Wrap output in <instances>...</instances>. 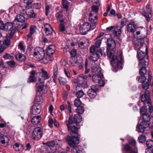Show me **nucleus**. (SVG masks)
Returning <instances> with one entry per match:
<instances>
[{
	"mask_svg": "<svg viewBox=\"0 0 153 153\" xmlns=\"http://www.w3.org/2000/svg\"><path fill=\"white\" fill-rule=\"evenodd\" d=\"M53 59V58L51 55H46L45 57H43L42 59L43 62L45 64H46L49 63L50 61L52 60Z\"/></svg>",
	"mask_w": 153,
	"mask_h": 153,
	"instance_id": "30",
	"label": "nucleus"
},
{
	"mask_svg": "<svg viewBox=\"0 0 153 153\" xmlns=\"http://www.w3.org/2000/svg\"><path fill=\"white\" fill-rule=\"evenodd\" d=\"M79 47L82 49L88 46H89V40L83 37L81 38L79 41Z\"/></svg>",
	"mask_w": 153,
	"mask_h": 153,
	"instance_id": "17",
	"label": "nucleus"
},
{
	"mask_svg": "<svg viewBox=\"0 0 153 153\" xmlns=\"http://www.w3.org/2000/svg\"><path fill=\"white\" fill-rule=\"evenodd\" d=\"M89 20L91 23H96L97 21L95 20L93 16V13H91L89 14Z\"/></svg>",
	"mask_w": 153,
	"mask_h": 153,
	"instance_id": "41",
	"label": "nucleus"
},
{
	"mask_svg": "<svg viewBox=\"0 0 153 153\" xmlns=\"http://www.w3.org/2000/svg\"><path fill=\"white\" fill-rule=\"evenodd\" d=\"M146 144L148 148H152L153 147V140H147Z\"/></svg>",
	"mask_w": 153,
	"mask_h": 153,
	"instance_id": "39",
	"label": "nucleus"
},
{
	"mask_svg": "<svg viewBox=\"0 0 153 153\" xmlns=\"http://www.w3.org/2000/svg\"><path fill=\"white\" fill-rule=\"evenodd\" d=\"M58 74V68L56 66H55L53 68V74L52 76L53 82L56 83V79L57 78V75Z\"/></svg>",
	"mask_w": 153,
	"mask_h": 153,
	"instance_id": "27",
	"label": "nucleus"
},
{
	"mask_svg": "<svg viewBox=\"0 0 153 153\" xmlns=\"http://www.w3.org/2000/svg\"><path fill=\"white\" fill-rule=\"evenodd\" d=\"M15 57L17 60L20 62H24L25 61L26 59L25 56L20 53L16 54Z\"/></svg>",
	"mask_w": 153,
	"mask_h": 153,
	"instance_id": "28",
	"label": "nucleus"
},
{
	"mask_svg": "<svg viewBox=\"0 0 153 153\" xmlns=\"http://www.w3.org/2000/svg\"><path fill=\"white\" fill-rule=\"evenodd\" d=\"M45 15L46 16H48V13L50 12V7L48 5H47L45 6Z\"/></svg>",
	"mask_w": 153,
	"mask_h": 153,
	"instance_id": "58",
	"label": "nucleus"
},
{
	"mask_svg": "<svg viewBox=\"0 0 153 153\" xmlns=\"http://www.w3.org/2000/svg\"><path fill=\"white\" fill-rule=\"evenodd\" d=\"M37 28L35 25H31L30 28L29 33L33 34L36 32V30Z\"/></svg>",
	"mask_w": 153,
	"mask_h": 153,
	"instance_id": "42",
	"label": "nucleus"
},
{
	"mask_svg": "<svg viewBox=\"0 0 153 153\" xmlns=\"http://www.w3.org/2000/svg\"><path fill=\"white\" fill-rule=\"evenodd\" d=\"M40 74L41 75V77H39L38 80H36V86L38 91L41 92L44 89L45 80L49 79L50 75L43 68H41Z\"/></svg>",
	"mask_w": 153,
	"mask_h": 153,
	"instance_id": "4",
	"label": "nucleus"
},
{
	"mask_svg": "<svg viewBox=\"0 0 153 153\" xmlns=\"http://www.w3.org/2000/svg\"><path fill=\"white\" fill-rule=\"evenodd\" d=\"M28 80L27 81V82L28 83H30L31 82H36V80H38L36 79H35L34 78V77L32 76H30L29 77L28 79Z\"/></svg>",
	"mask_w": 153,
	"mask_h": 153,
	"instance_id": "47",
	"label": "nucleus"
},
{
	"mask_svg": "<svg viewBox=\"0 0 153 153\" xmlns=\"http://www.w3.org/2000/svg\"><path fill=\"white\" fill-rule=\"evenodd\" d=\"M33 35L32 34H31L30 33H29L27 35V42H30L33 39Z\"/></svg>",
	"mask_w": 153,
	"mask_h": 153,
	"instance_id": "49",
	"label": "nucleus"
},
{
	"mask_svg": "<svg viewBox=\"0 0 153 153\" xmlns=\"http://www.w3.org/2000/svg\"><path fill=\"white\" fill-rule=\"evenodd\" d=\"M121 28L119 26L116 27L114 29V33L115 36H119L121 33Z\"/></svg>",
	"mask_w": 153,
	"mask_h": 153,
	"instance_id": "35",
	"label": "nucleus"
},
{
	"mask_svg": "<svg viewBox=\"0 0 153 153\" xmlns=\"http://www.w3.org/2000/svg\"><path fill=\"white\" fill-rule=\"evenodd\" d=\"M142 114V118L143 121L146 123H148L150 119V117L149 115L148 114L146 113L144 114Z\"/></svg>",
	"mask_w": 153,
	"mask_h": 153,
	"instance_id": "34",
	"label": "nucleus"
},
{
	"mask_svg": "<svg viewBox=\"0 0 153 153\" xmlns=\"http://www.w3.org/2000/svg\"><path fill=\"white\" fill-rule=\"evenodd\" d=\"M42 130L39 127L35 128L32 133V137L34 140H39L42 138Z\"/></svg>",
	"mask_w": 153,
	"mask_h": 153,
	"instance_id": "9",
	"label": "nucleus"
},
{
	"mask_svg": "<svg viewBox=\"0 0 153 153\" xmlns=\"http://www.w3.org/2000/svg\"><path fill=\"white\" fill-rule=\"evenodd\" d=\"M91 25L88 22L83 23L80 26L79 28L80 32L82 35H85L90 30Z\"/></svg>",
	"mask_w": 153,
	"mask_h": 153,
	"instance_id": "13",
	"label": "nucleus"
},
{
	"mask_svg": "<svg viewBox=\"0 0 153 153\" xmlns=\"http://www.w3.org/2000/svg\"><path fill=\"white\" fill-rule=\"evenodd\" d=\"M77 107V108L76 109V112L78 113L77 114L81 117L80 114H83L85 111L84 108L83 107L81 106Z\"/></svg>",
	"mask_w": 153,
	"mask_h": 153,
	"instance_id": "36",
	"label": "nucleus"
},
{
	"mask_svg": "<svg viewBox=\"0 0 153 153\" xmlns=\"http://www.w3.org/2000/svg\"><path fill=\"white\" fill-rule=\"evenodd\" d=\"M82 120V117L78 114L72 115L69 117L68 120H66L65 123L67 126L68 130L70 131V134L72 137L68 136L65 138L66 141L68 143L69 145L74 147L76 145L79 143V139L80 136L77 133L78 128L75 126H72L74 124H76L80 123Z\"/></svg>",
	"mask_w": 153,
	"mask_h": 153,
	"instance_id": "1",
	"label": "nucleus"
},
{
	"mask_svg": "<svg viewBox=\"0 0 153 153\" xmlns=\"http://www.w3.org/2000/svg\"><path fill=\"white\" fill-rule=\"evenodd\" d=\"M17 30L18 28L15 27L14 29L11 31L9 33L6 34L5 36L6 39L4 41L3 44L2 45V47L6 48L10 45V39L12 38L15 32Z\"/></svg>",
	"mask_w": 153,
	"mask_h": 153,
	"instance_id": "8",
	"label": "nucleus"
},
{
	"mask_svg": "<svg viewBox=\"0 0 153 153\" xmlns=\"http://www.w3.org/2000/svg\"><path fill=\"white\" fill-rule=\"evenodd\" d=\"M147 111L146 107L145 106H143L140 109V112L141 114L146 113Z\"/></svg>",
	"mask_w": 153,
	"mask_h": 153,
	"instance_id": "52",
	"label": "nucleus"
},
{
	"mask_svg": "<svg viewBox=\"0 0 153 153\" xmlns=\"http://www.w3.org/2000/svg\"><path fill=\"white\" fill-rule=\"evenodd\" d=\"M44 144L47 145L49 147H53L55 145V143L54 141H52L50 142H47V143H44Z\"/></svg>",
	"mask_w": 153,
	"mask_h": 153,
	"instance_id": "50",
	"label": "nucleus"
},
{
	"mask_svg": "<svg viewBox=\"0 0 153 153\" xmlns=\"http://www.w3.org/2000/svg\"><path fill=\"white\" fill-rule=\"evenodd\" d=\"M56 16L57 19L59 20L60 23H62L64 22L63 16L61 12L57 13L56 14Z\"/></svg>",
	"mask_w": 153,
	"mask_h": 153,
	"instance_id": "33",
	"label": "nucleus"
},
{
	"mask_svg": "<svg viewBox=\"0 0 153 153\" xmlns=\"http://www.w3.org/2000/svg\"><path fill=\"white\" fill-rule=\"evenodd\" d=\"M27 12V14L28 16L30 18H34L36 16L35 13L32 10H30Z\"/></svg>",
	"mask_w": 153,
	"mask_h": 153,
	"instance_id": "37",
	"label": "nucleus"
},
{
	"mask_svg": "<svg viewBox=\"0 0 153 153\" xmlns=\"http://www.w3.org/2000/svg\"><path fill=\"white\" fill-rule=\"evenodd\" d=\"M103 77V75L102 74H100V75L94 74L92 76L93 81L96 83L99 82Z\"/></svg>",
	"mask_w": 153,
	"mask_h": 153,
	"instance_id": "24",
	"label": "nucleus"
},
{
	"mask_svg": "<svg viewBox=\"0 0 153 153\" xmlns=\"http://www.w3.org/2000/svg\"><path fill=\"white\" fill-rule=\"evenodd\" d=\"M7 64L11 67L14 66L15 65V62L13 61H8L7 62Z\"/></svg>",
	"mask_w": 153,
	"mask_h": 153,
	"instance_id": "63",
	"label": "nucleus"
},
{
	"mask_svg": "<svg viewBox=\"0 0 153 153\" xmlns=\"http://www.w3.org/2000/svg\"><path fill=\"white\" fill-rule=\"evenodd\" d=\"M76 146V145L74 147H73V149L71 150V153H80V151L82 150V149H79L77 150L76 149L74 148V147ZM72 147V146H71Z\"/></svg>",
	"mask_w": 153,
	"mask_h": 153,
	"instance_id": "55",
	"label": "nucleus"
},
{
	"mask_svg": "<svg viewBox=\"0 0 153 153\" xmlns=\"http://www.w3.org/2000/svg\"><path fill=\"white\" fill-rule=\"evenodd\" d=\"M56 48L54 45L49 46L46 49V55L52 56L55 52Z\"/></svg>",
	"mask_w": 153,
	"mask_h": 153,
	"instance_id": "21",
	"label": "nucleus"
},
{
	"mask_svg": "<svg viewBox=\"0 0 153 153\" xmlns=\"http://www.w3.org/2000/svg\"><path fill=\"white\" fill-rule=\"evenodd\" d=\"M33 7L36 9H39L41 7V4L39 3L34 4Z\"/></svg>",
	"mask_w": 153,
	"mask_h": 153,
	"instance_id": "61",
	"label": "nucleus"
},
{
	"mask_svg": "<svg viewBox=\"0 0 153 153\" xmlns=\"http://www.w3.org/2000/svg\"><path fill=\"white\" fill-rule=\"evenodd\" d=\"M92 71L95 73L96 74L100 75V74H102L101 73V68L98 65H95L92 68Z\"/></svg>",
	"mask_w": 153,
	"mask_h": 153,
	"instance_id": "23",
	"label": "nucleus"
},
{
	"mask_svg": "<svg viewBox=\"0 0 153 153\" xmlns=\"http://www.w3.org/2000/svg\"><path fill=\"white\" fill-rule=\"evenodd\" d=\"M143 13L144 15V16L145 17L148 21H149L150 20V18L149 16V15L150 14V13H146V12L145 11H143Z\"/></svg>",
	"mask_w": 153,
	"mask_h": 153,
	"instance_id": "54",
	"label": "nucleus"
},
{
	"mask_svg": "<svg viewBox=\"0 0 153 153\" xmlns=\"http://www.w3.org/2000/svg\"><path fill=\"white\" fill-rule=\"evenodd\" d=\"M82 86L84 88H87L88 87V85L87 82L84 81L82 83Z\"/></svg>",
	"mask_w": 153,
	"mask_h": 153,
	"instance_id": "64",
	"label": "nucleus"
},
{
	"mask_svg": "<svg viewBox=\"0 0 153 153\" xmlns=\"http://www.w3.org/2000/svg\"><path fill=\"white\" fill-rule=\"evenodd\" d=\"M149 129V123L142 122L140 124L137 125L136 130L139 133H143L145 131L148 130Z\"/></svg>",
	"mask_w": 153,
	"mask_h": 153,
	"instance_id": "10",
	"label": "nucleus"
},
{
	"mask_svg": "<svg viewBox=\"0 0 153 153\" xmlns=\"http://www.w3.org/2000/svg\"><path fill=\"white\" fill-rule=\"evenodd\" d=\"M140 60V62L139 63V65H140V67H141V65L142 66L141 67H146L148 65V60L146 59H143Z\"/></svg>",
	"mask_w": 153,
	"mask_h": 153,
	"instance_id": "31",
	"label": "nucleus"
},
{
	"mask_svg": "<svg viewBox=\"0 0 153 153\" xmlns=\"http://www.w3.org/2000/svg\"><path fill=\"white\" fill-rule=\"evenodd\" d=\"M62 4L63 8L66 11L68 10L69 7V3L67 0H62Z\"/></svg>",
	"mask_w": 153,
	"mask_h": 153,
	"instance_id": "32",
	"label": "nucleus"
},
{
	"mask_svg": "<svg viewBox=\"0 0 153 153\" xmlns=\"http://www.w3.org/2000/svg\"><path fill=\"white\" fill-rule=\"evenodd\" d=\"M89 52L91 54L89 57V60L91 61L95 62L97 61L100 57L102 55V53L100 50H96L94 45H93L90 48Z\"/></svg>",
	"mask_w": 153,
	"mask_h": 153,
	"instance_id": "5",
	"label": "nucleus"
},
{
	"mask_svg": "<svg viewBox=\"0 0 153 153\" xmlns=\"http://www.w3.org/2000/svg\"><path fill=\"white\" fill-rule=\"evenodd\" d=\"M139 50L137 52V56L139 60H140L143 59H146L148 60V51L146 44L143 43L141 44V46L139 47Z\"/></svg>",
	"mask_w": 153,
	"mask_h": 153,
	"instance_id": "6",
	"label": "nucleus"
},
{
	"mask_svg": "<svg viewBox=\"0 0 153 153\" xmlns=\"http://www.w3.org/2000/svg\"><path fill=\"white\" fill-rule=\"evenodd\" d=\"M123 153H137V151L132 150L131 147L128 144L123 145Z\"/></svg>",
	"mask_w": 153,
	"mask_h": 153,
	"instance_id": "16",
	"label": "nucleus"
},
{
	"mask_svg": "<svg viewBox=\"0 0 153 153\" xmlns=\"http://www.w3.org/2000/svg\"><path fill=\"white\" fill-rule=\"evenodd\" d=\"M65 25L62 24L61 23L59 26V30L61 32H63L65 30Z\"/></svg>",
	"mask_w": 153,
	"mask_h": 153,
	"instance_id": "56",
	"label": "nucleus"
},
{
	"mask_svg": "<svg viewBox=\"0 0 153 153\" xmlns=\"http://www.w3.org/2000/svg\"><path fill=\"white\" fill-rule=\"evenodd\" d=\"M41 119V117L40 116H34L31 120L32 123L33 125H36L40 122Z\"/></svg>",
	"mask_w": 153,
	"mask_h": 153,
	"instance_id": "26",
	"label": "nucleus"
},
{
	"mask_svg": "<svg viewBox=\"0 0 153 153\" xmlns=\"http://www.w3.org/2000/svg\"><path fill=\"white\" fill-rule=\"evenodd\" d=\"M107 48L108 49L114 50L115 47V42L112 38H109L107 39Z\"/></svg>",
	"mask_w": 153,
	"mask_h": 153,
	"instance_id": "18",
	"label": "nucleus"
},
{
	"mask_svg": "<svg viewBox=\"0 0 153 153\" xmlns=\"http://www.w3.org/2000/svg\"><path fill=\"white\" fill-rule=\"evenodd\" d=\"M3 57L5 60H7V59L12 60L14 58V57L13 56L10 55L9 54L7 53H5L3 56Z\"/></svg>",
	"mask_w": 153,
	"mask_h": 153,
	"instance_id": "45",
	"label": "nucleus"
},
{
	"mask_svg": "<svg viewBox=\"0 0 153 153\" xmlns=\"http://www.w3.org/2000/svg\"><path fill=\"white\" fill-rule=\"evenodd\" d=\"M97 83H98V85L100 87L104 86L105 84V82L103 80H102V79L99 82H98Z\"/></svg>",
	"mask_w": 153,
	"mask_h": 153,
	"instance_id": "59",
	"label": "nucleus"
},
{
	"mask_svg": "<svg viewBox=\"0 0 153 153\" xmlns=\"http://www.w3.org/2000/svg\"><path fill=\"white\" fill-rule=\"evenodd\" d=\"M44 31L47 35H50L53 31L51 25L48 24H45L44 26Z\"/></svg>",
	"mask_w": 153,
	"mask_h": 153,
	"instance_id": "19",
	"label": "nucleus"
},
{
	"mask_svg": "<svg viewBox=\"0 0 153 153\" xmlns=\"http://www.w3.org/2000/svg\"><path fill=\"white\" fill-rule=\"evenodd\" d=\"M14 24H13V23L10 22H7L5 24L4 30L7 31L11 30V31L12 30H13L15 27L17 28L18 29V28L16 26H14Z\"/></svg>",
	"mask_w": 153,
	"mask_h": 153,
	"instance_id": "22",
	"label": "nucleus"
},
{
	"mask_svg": "<svg viewBox=\"0 0 153 153\" xmlns=\"http://www.w3.org/2000/svg\"><path fill=\"white\" fill-rule=\"evenodd\" d=\"M10 139L8 137L0 134V142H1L2 146H5L6 143H8Z\"/></svg>",
	"mask_w": 153,
	"mask_h": 153,
	"instance_id": "20",
	"label": "nucleus"
},
{
	"mask_svg": "<svg viewBox=\"0 0 153 153\" xmlns=\"http://www.w3.org/2000/svg\"><path fill=\"white\" fill-rule=\"evenodd\" d=\"M106 52L108 57L111 59V64L114 71L116 72L118 69H122L123 60L122 51L120 50L117 51L116 56L114 54L113 50L107 49Z\"/></svg>",
	"mask_w": 153,
	"mask_h": 153,
	"instance_id": "2",
	"label": "nucleus"
},
{
	"mask_svg": "<svg viewBox=\"0 0 153 153\" xmlns=\"http://www.w3.org/2000/svg\"><path fill=\"white\" fill-rule=\"evenodd\" d=\"M59 83L61 85H64L67 83V81L65 78L62 77L59 78Z\"/></svg>",
	"mask_w": 153,
	"mask_h": 153,
	"instance_id": "40",
	"label": "nucleus"
},
{
	"mask_svg": "<svg viewBox=\"0 0 153 153\" xmlns=\"http://www.w3.org/2000/svg\"><path fill=\"white\" fill-rule=\"evenodd\" d=\"M84 94V93L82 91L80 90L76 93V95L77 97V98H79L82 97Z\"/></svg>",
	"mask_w": 153,
	"mask_h": 153,
	"instance_id": "46",
	"label": "nucleus"
},
{
	"mask_svg": "<svg viewBox=\"0 0 153 153\" xmlns=\"http://www.w3.org/2000/svg\"><path fill=\"white\" fill-rule=\"evenodd\" d=\"M13 147L15 150L17 152H19L21 149H23V146L22 144H20L18 143H16L13 145Z\"/></svg>",
	"mask_w": 153,
	"mask_h": 153,
	"instance_id": "29",
	"label": "nucleus"
},
{
	"mask_svg": "<svg viewBox=\"0 0 153 153\" xmlns=\"http://www.w3.org/2000/svg\"><path fill=\"white\" fill-rule=\"evenodd\" d=\"M101 43V40L100 39L97 40V41L95 42V46H94L95 47L96 49V48H98L100 47Z\"/></svg>",
	"mask_w": 153,
	"mask_h": 153,
	"instance_id": "57",
	"label": "nucleus"
},
{
	"mask_svg": "<svg viewBox=\"0 0 153 153\" xmlns=\"http://www.w3.org/2000/svg\"><path fill=\"white\" fill-rule=\"evenodd\" d=\"M44 50L40 48H36L34 53V56L37 59L42 60L45 56Z\"/></svg>",
	"mask_w": 153,
	"mask_h": 153,
	"instance_id": "11",
	"label": "nucleus"
},
{
	"mask_svg": "<svg viewBox=\"0 0 153 153\" xmlns=\"http://www.w3.org/2000/svg\"><path fill=\"white\" fill-rule=\"evenodd\" d=\"M25 18L24 16L21 15H18L13 21V24H16V21L20 22H23L25 21Z\"/></svg>",
	"mask_w": 153,
	"mask_h": 153,
	"instance_id": "25",
	"label": "nucleus"
},
{
	"mask_svg": "<svg viewBox=\"0 0 153 153\" xmlns=\"http://www.w3.org/2000/svg\"><path fill=\"white\" fill-rule=\"evenodd\" d=\"M82 104V102L79 98H77L74 100V105L76 107H78L80 106V105Z\"/></svg>",
	"mask_w": 153,
	"mask_h": 153,
	"instance_id": "43",
	"label": "nucleus"
},
{
	"mask_svg": "<svg viewBox=\"0 0 153 153\" xmlns=\"http://www.w3.org/2000/svg\"><path fill=\"white\" fill-rule=\"evenodd\" d=\"M53 120L51 118H50L48 120V125L49 126L51 127L53 126Z\"/></svg>",
	"mask_w": 153,
	"mask_h": 153,
	"instance_id": "62",
	"label": "nucleus"
},
{
	"mask_svg": "<svg viewBox=\"0 0 153 153\" xmlns=\"http://www.w3.org/2000/svg\"><path fill=\"white\" fill-rule=\"evenodd\" d=\"M19 48L24 53L25 52V48L21 42H20L18 45Z\"/></svg>",
	"mask_w": 153,
	"mask_h": 153,
	"instance_id": "53",
	"label": "nucleus"
},
{
	"mask_svg": "<svg viewBox=\"0 0 153 153\" xmlns=\"http://www.w3.org/2000/svg\"><path fill=\"white\" fill-rule=\"evenodd\" d=\"M129 143L130 145L134 146H135L136 144L135 140L133 139L130 140L129 141Z\"/></svg>",
	"mask_w": 153,
	"mask_h": 153,
	"instance_id": "60",
	"label": "nucleus"
},
{
	"mask_svg": "<svg viewBox=\"0 0 153 153\" xmlns=\"http://www.w3.org/2000/svg\"><path fill=\"white\" fill-rule=\"evenodd\" d=\"M42 98L41 96H36V97L35 100L37 101V102L35 103L32 107V113L33 115H38L40 113L41 107L40 105L38 103L40 100L39 101L38 100V98L39 99H42Z\"/></svg>",
	"mask_w": 153,
	"mask_h": 153,
	"instance_id": "7",
	"label": "nucleus"
},
{
	"mask_svg": "<svg viewBox=\"0 0 153 153\" xmlns=\"http://www.w3.org/2000/svg\"><path fill=\"white\" fill-rule=\"evenodd\" d=\"M92 11V12H94L96 14H97L98 12L99 8L98 7L95 5H93L91 7Z\"/></svg>",
	"mask_w": 153,
	"mask_h": 153,
	"instance_id": "48",
	"label": "nucleus"
},
{
	"mask_svg": "<svg viewBox=\"0 0 153 153\" xmlns=\"http://www.w3.org/2000/svg\"><path fill=\"white\" fill-rule=\"evenodd\" d=\"M127 23V20L126 19H122L121 21L120 26H119L121 28L123 27L126 25Z\"/></svg>",
	"mask_w": 153,
	"mask_h": 153,
	"instance_id": "51",
	"label": "nucleus"
},
{
	"mask_svg": "<svg viewBox=\"0 0 153 153\" xmlns=\"http://www.w3.org/2000/svg\"><path fill=\"white\" fill-rule=\"evenodd\" d=\"M98 90L97 86L96 85H92L91 88L89 89L87 92L88 95L91 98H94L97 95V91Z\"/></svg>",
	"mask_w": 153,
	"mask_h": 153,
	"instance_id": "14",
	"label": "nucleus"
},
{
	"mask_svg": "<svg viewBox=\"0 0 153 153\" xmlns=\"http://www.w3.org/2000/svg\"><path fill=\"white\" fill-rule=\"evenodd\" d=\"M146 89L145 90L144 94L142 96L141 98V101L144 105L150 104L151 103V99L150 98V93L149 91Z\"/></svg>",
	"mask_w": 153,
	"mask_h": 153,
	"instance_id": "12",
	"label": "nucleus"
},
{
	"mask_svg": "<svg viewBox=\"0 0 153 153\" xmlns=\"http://www.w3.org/2000/svg\"><path fill=\"white\" fill-rule=\"evenodd\" d=\"M146 68L141 67L139 71L140 75L137 77L138 82L142 83V88L143 89H148L152 78L150 71L149 72L148 74H146L147 71Z\"/></svg>",
	"mask_w": 153,
	"mask_h": 153,
	"instance_id": "3",
	"label": "nucleus"
},
{
	"mask_svg": "<svg viewBox=\"0 0 153 153\" xmlns=\"http://www.w3.org/2000/svg\"><path fill=\"white\" fill-rule=\"evenodd\" d=\"M127 31L129 33H133L135 31V22L132 21L128 24L126 26Z\"/></svg>",
	"mask_w": 153,
	"mask_h": 153,
	"instance_id": "15",
	"label": "nucleus"
},
{
	"mask_svg": "<svg viewBox=\"0 0 153 153\" xmlns=\"http://www.w3.org/2000/svg\"><path fill=\"white\" fill-rule=\"evenodd\" d=\"M77 51L76 49L72 50L71 51V56L73 57L71 60H70V61L71 62L72 64H74L76 62H73L72 61L73 58L76 55V54Z\"/></svg>",
	"mask_w": 153,
	"mask_h": 153,
	"instance_id": "38",
	"label": "nucleus"
},
{
	"mask_svg": "<svg viewBox=\"0 0 153 153\" xmlns=\"http://www.w3.org/2000/svg\"><path fill=\"white\" fill-rule=\"evenodd\" d=\"M146 137L145 135H141L138 137V139L139 142L140 143H143L145 142L146 140Z\"/></svg>",
	"mask_w": 153,
	"mask_h": 153,
	"instance_id": "44",
	"label": "nucleus"
}]
</instances>
